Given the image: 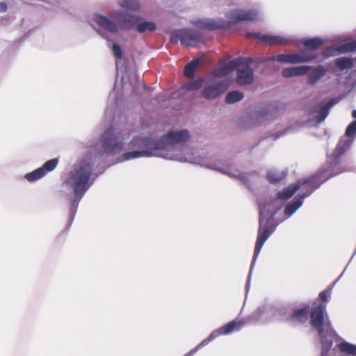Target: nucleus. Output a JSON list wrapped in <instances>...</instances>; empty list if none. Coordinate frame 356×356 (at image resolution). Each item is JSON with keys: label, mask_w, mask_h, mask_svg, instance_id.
Wrapping results in <instances>:
<instances>
[{"label": "nucleus", "mask_w": 356, "mask_h": 356, "mask_svg": "<svg viewBox=\"0 0 356 356\" xmlns=\"http://www.w3.org/2000/svg\"><path fill=\"white\" fill-rule=\"evenodd\" d=\"M190 137L186 130L170 131L159 140L142 136L134 138L129 144L136 150L127 152L121 156L120 161L141 157H161L166 160L187 162L218 171L231 177L241 178L242 173L236 168L222 161L217 155L197 150L183 145Z\"/></svg>", "instance_id": "obj_1"}, {"label": "nucleus", "mask_w": 356, "mask_h": 356, "mask_svg": "<svg viewBox=\"0 0 356 356\" xmlns=\"http://www.w3.org/2000/svg\"><path fill=\"white\" fill-rule=\"evenodd\" d=\"M90 24L91 26L95 24L102 28L103 30L97 29L96 32L108 42L111 40L108 33L115 34L120 29L129 31L136 27L139 33L154 31L156 29V25L154 22L147 21L136 15L119 8L110 11L107 15L99 13H94Z\"/></svg>", "instance_id": "obj_2"}, {"label": "nucleus", "mask_w": 356, "mask_h": 356, "mask_svg": "<svg viewBox=\"0 0 356 356\" xmlns=\"http://www.w3.org/2000/svg\"><path fill=\"white\" fill-rule=\"evenodd\" d=\"M332 175L327 170L319 172L309 179L298 181L295 184H291L277 193L278 197L282 200L289 199L299 188L307 190V193L300 195L298 199L286 205V215L289 217L293 215L302 204V200L309 196L322 183L328 179Z\"/></svg>", "instance_id": "obj_3"}, {"label": "nucleus", "mask_w": 356, "mask_h": 356, "mask_svg": "<svg viewBox=\"0 0 356 356\" xmlns=\"http://www.w3.org/2000/svg\"><path fill=\"white\" fill-rule=\"evenodd\" d=\"M226 19L218 18L202 19L194 22V24L200 29L215 30L227 29L241 21L257 22L263 19L262 14L257 10H245L239 8L229 9L225 14Z\"/></svg>", "instance_id": "obj_4"}, {"label": "nucleus", "mask_w": 356, "mask_h": 356, "mask_svg": "<svg viewBox=\"0 0 356 356\" xmlns=\"http://www.w3.org/2000/svg\"><path fill=\"white\" fill-rule=\"evenodd\" d=\"M311 325L318 332L321 343V356H327L333 339L337 337L325 312V306L319 304L311 312Z\"/></svg>", "instance_id": "obj_5"}, {"label": "nucleus", "mask_w": 356, "mask_h": 356, "mask_svg": "<svg viewBox=\"0 0 356 356\" xmlns=\"http://www.w3.org/2000/svg\"><path fill=\"white\" fill-rule=\"evenodd\" d=\"M91 170V164L86 161H82L80 163L74 165V168L69 172L63 184V187L69 188L70 191L74 193V200L73 202H79L90 187L91 183L89 181Z\"/></svg>", "instance_id": "obj_6"}, {"label": "nucleus", "mask_w": 356, "mask_h": 356, "mask_svg": "<svg viewBox=\"0 0 356 356\" xmlns=\"http://www.w3.org/2000/svg\"><path fill=\"white\" fill-rule=\"evenodd\" d=\"M259 228L258 231V236L256 242L252 264L255 262V260L258 257L266 241L269 238V236L275 229V226H273L271 222L272 213L273 210L274 209V204L268 203L261 204L259 206Z\"/></svg>", "instance_id": "obj_7"}, {"label": "nucleus", "mask_w": 356, "mask_h": 356, "mask_svg": "<svg viewBox=\"0 0 356 356\" xmlns=\"http://www.w3.org/2000/svg\"><path fill=\"white\" fill-rule=\"evenodd\" d=\"M125 134L113 128L108 129L102 135V153H117L122 150L125 144Z\"/></svg>", "instance_id": "obj_8"}, {"label": "nucleus", "mask_w": 356, "mask_h": 356, "mask_svg": "<svg viewBox=\"0 0 356 356\" xmlns=\"http://www.w3.org/2000/svg\"><path fill=\"white\" fill-rule=\"evenodd\" d=\"M250 58L234 60L227 64V68L238 67L236 81L238 84H250L254 80L253 70L248 65Z\"/></svg>", "instance_id": "obj_9"}, {"label": "nucleus", "mask_w": 356, "mask_h": 356, "mask_svg": "<svg viewBox=\"0 0 356 356\" xmlns=\"http://www.w3.org/2000/svg\"><path fill=\"white\" fill-rule=\"evenodd\" d=\"M315 58V56L309 53V51L302 50L294 54H282L273 56L270 58V60L286 64H298L312 61Z\"/></svg>", "instance_id": "obj_10"}, {"label": "nucleus", "mask_w": 356, "mask_h": 356, "mask_svg": "<svg viewBox=\"0 0 356 356\" xmlns=\"http://www.w3.org/2000/svg\"><path fill=\"white\" fill-rule=\"evenodd\" d=\"M243 325V323L240 321H233L226 324L220 329L216 330L211 332V334L207 339L202 341L195 349L192 350L191 351L186 354L184 356H191L193 355L200 348L207 345L213 339L216 338L217 337L221 334H229L234 331L238 330L242 327Z\"/></svg>", "instance_id": "obj_11"}, {"label": "nucleus", "mask_w": 356, "mask_h": 356, "mask_svg": "<svg viewBox=\"0 0 356 356\" xmlns=\"http://www.w3.org/2000/svg\"><path fill=\"white\" fill-rule=\"evenodd\" d=\"M226 88L227 85L220 78L214 77L205 83L202 96L207 99H213L223 92Z\"/></svg>", "instance_id": "obj_12"}, {"label": "nucleus", "mask_w": 356, "mask_h": 356, "mask_svg": "<svg viewBox=\"0 0 356 356\" xmlns=\"http://www.w3.org/2000/svg\"><path fill=\"white\" fill-rule=\"evenodd\" d=\"M58 163V159H51V160L47 161L46 163H44L42 167L29 172V173H26L24 177L27 181H29L30 182L37 181V180L44 177L47 173L53 171L57 166Z\"/></svg>", "instance_id": "obj_13"}, {"label": "nucleus", "mask_w": 356, "mask_h": 356, "mask_svg": "<svg viewBox=\"0 0 356 356\" xmlns=\"http://www.w3.org/2000/svg\"><path fill=\"white\" fill-rule=\"evenodd\" d=\"M333 105L332 103L318 106L309 114L310 125H314L323 121L329 114V109Z\"/></svg>", "instance_id": "obj_14"}, {"label": "nucleus", "mask_w": 356, "mask_h": 356, "mask_svg": "<svg viewBox=\"0 0 356 356\" xmlns=\"http://www.w3.org/2000/svg\"><path fill=\"white\" fill-rule=\"evenodd\" d=\"M175 36L185 46L193 47L200 40V35L191 30H179L175 33Z\"/></svg>", "instance_id": "obj_15"}, {"label": "nucleus", "mask_w": 356, "mask_h": 356, "mask_svg": "<svg viewBox=\"0 0 356 356\" xmlns=\"http://www.w3.org/2000/svg\"><path fill=\"white\" fill-rule=\"evenodd\" d=\"M312 68V67L309 65L286 67L282 71V75L284 78L300 76L307 74Z\"/></svg>", "instance_id": "obj_16"}, {"label": "nucleus", "mask_w": 356, "mask_h": 356, "mask_svg": "<svg viewBox=\"0 0 356 356\" xmlns=\"http://www.w3.org/2000/svg\"><path fill=\"white\" fill-rule=\"evenodd\" d=\"M327 72V69L322 65H319L312 70L308 73L307 83L314 85L317 83L322 77H323Z\"/></svg>", "instance_id": "obj_17"}, {"label": "nucleus", "mask_w": 356, "mask_h": 356, "mask_svg": "<svg viewBox=\"0 0 356 356\" xmlns=\"http://www.w3.org/2000/svg\"><path fill=\"white\" fill-rule=\"evenodd\" d=\"M352 49L350 44H345L337 47H331L324 50L323 54L325 57L333 56L337 54L346 53Z\"/></svg>", "instance_id": "obj_18"}, {"label": "nucleus", "mask_w": 356, "mask_h": 356, "mask_svg": "<svg viewBox=\"0 0 356 356\" xmlns=\"http://www.w3.org/2000/svg\"><path fill=\"white\" fill-rule=\"evenodd\" d=\"M339 343L337 347L341 353L351 355H356V345L350 343L341 338H339Z\"/></svg>", "instance_id": "obj_19"}, {"label": "nucleus", "mask_w": 356, "mask_h": 356, "mask_svg": "<svg viewBox=\"0 0 356 356\" xmlns=\"http://www.w3.org/2000/svg\"><path fill=\"white\" fill-rule=\"evenodd\" d=\"M335 65L341 70H348L355 67L354 58L340 57L334 60Z\"/></svg>", "instance_id": "obj_20"}, {"label": "nucleus", "mask_w": 356, "mask_h": 356, "mask_svg": "<svg viewBox=\"0 0 356 356\" xmlns=\"http://www.w3.org/2000/svg\"><path fill=\"white\" fill-rule=\"evenodd\" d=\"M353 140H354L347 137L346 138H342L334 152V156L338 157L347 151L352 145Z\"/></svg>", "instance_id": "obj_21"}, {"label": "nucleus", "mask_w": 356, "mask_h": 356, "mask_svg": "<svg viewBox=\"0 0 356 356\" xmlns=\"http://www.w3.org/2000/svg\"><path fill=\"white\" fill-rule=\"evenodd\" d=\"M117 3L121 8L131 11H137L140 8L138 0H118Z\"/></svg>", "instance_id": "obj_22"}, {"label": "nucleus", "mask_w": 356, "mask_h": 356, "mask_svg": "<svg viewBox=\"0 0 356 356\" xmlns=\"http://www.w3.org/2000/svg\"><path fill=\"white\" fill-rule=\"evenodd\" d=\"M261 39L269 44H284L287 42L286 38L280 35H264Z\"/></svg>", "instance_id": "obj_23"}, {"label": "nucleus", "mask_w": 356, "mask_h": 356, "mask_svg": "<svg viewBox=\"0 0 356 356\" xmlns=\"http://www.w3.org/2000/svg\"><path fill=\"white\" fill-rule=\"evenodd\" d=\"M286 176V173L284 171L270 170L267 174V177L271 183H277Z\"/></svg>", "instance_id": "obj_24"}, {"label": "nucleus", "mask_w": 356, "mask_h": 356, "mask_svg": "<svg viewBox=\"0 0 356 356\" xmlns=\"http://www.w3.org/2000/svg\"><path fill=\"white\" fill-rule=\"evenodd\" d=\"M323 40L318 38L305 40L304 45L311 49H316L323 44Z\"/></svg>", "instance_id": "obj_25"}, {"label": "nucleus", "mask_w": 356, "mask_h": 356, "mask_svg": "<svg viewBox=\"0 0 356 356\" xmlns=\"http://www.w3.org/2000/svg\"><path fill=\"white\" fill-rule=\"evenodd\" d=\"M243 95L238 91H232L227 94L226 97V102L228 104H234L242 99Z\"/></svg>", "instance_id": "obj_26"}, {"label": "nucleus", "mask_w": 356, "mask_h": 356, "mask_svg": "<svg viewBox=\"0 0 356 356\" xmlns=\"http://www.w3.org/2000/svg\"><path fill=\"white\" fill-rule=\"evenodd\" d=\"M199 64V60L196 59L189 63L184 69V74L191 77L193 75L194 72Z\"/></svg>", "instance_id": "obj_27"}, {"label": "nucleus", "mask_w": 356, "mask_h": 356, "mask_svg": "<svg viewBox=\"0 0 356 356\" xmlns=\"http://www.w3.org/2000/svg\"><path fill=\"white\" fill-rule=\"evenodd\" d=\"M308 309H298L293 314V318L298 321L304 322L307 320L308 316Z\"/></svg>", "instance_id": "obj_28"}, {"label": "nucleus", "mask_w": 356, "mask_h": 356, "mask_svg": "<svg viewBox=\"0 0 356 356\" xmlns=\"http://www.w3.org/2000/svg\"><path fill=\"white\" fill-rule=\"evenodd\" d=\"M345 136L353 140L355 139L356 136V120L348 124L346 130Z\"/></svg>", "instance_id": "obj_29"}, {"label": "nucleus", "mask_w": 356, "mask_h": 356, "mask_svg": "<svg viewBox=\"0 0 356 356\" xmlns=\"http://www.w3.org/2000/svg\"><path fill=\"white\" fill-rule=\"evenodd\" d=\"M202 85V80L199 79L194 80L186 85H185L184 88L187 90H196L201 88Z\"/></svg>", "instance_id": "obj_30"}, {"label": "nucleus", "mask_w": 356, "mask_h": 356, "mask_svg": "<svg viewBox=\"0 0 356 356\" xmlns=\"http://www.w3.org/2000/svg\"><path fill=\"white\" fill-rule=\"evenodd\" d=\"M270 310V307L267 306H262L258 307V309L255 311L254 314V317L257 319L262 318L263 315L266 313L268 314Z\"/></svg>", "instance_id": "obj_31"}, {"label": "nucleus", "mask_w": 356, "mask_h": 356, "mask_svg": "<svg viewBox=\"0 0 356 356\" xmlns=\"http://www.w3.org/2000/svg\"><path fill=\"white\" fill-rule=\"evenodd\" d=\"M112 51L115 57L119 60L122 57V47L117 43H113L112 45Z\"/></svg>", "instance_id": "obj_32"}, {"label": "nucleus", "mask_w": 356, "mask_h": 356, "mask_svg": "<svg viewBox=\"0 0 356 356\" xmlns=\"http://www.w3.org/2000/svg\"><path fill=\"white\" fill-rule=\"evenodd\" d=\"M330 292L325 291L320 293V298L324 302L327 301L330 298Z\"/></svg>", "instance_id": "obj_33"}, {"label": "nucleus", "mask_w": 356, "mask_h": 356, "mask_svg": "<svg viewBox=\"0 0 356 356\" xmlns=\"http://www.w3.org/2000/svg\"><path fill=\"white\" fill-rule=\"evenodd\" d=\"M7 10V5L5 2L0 3V13H4Z\"/></svg>", "instance_id": "obj_34"}, {"label": "nucleus", "mask_w": 356, "mask_h": 356, "mask_svg": "<svg viewBox=\"0 0 356 356\" xmlns=\"http://www.w3.org/2000/svg\"><path fill=\"white\" fill-rule=\"evenodd\" d=\"M352 115H353V118H355L356 119V110H354L353 111Z\"/></svg>", "instance_id": "obj_35"}, {"label": "nucleus", "mask_w": 356, "mask_h": 356, "mask_svg": "<svg viewBox=\"0 0 356 356\" xmlns=\"http://www.w3.org/2000/svg\"><path fill=\"white\" fill-rule=\"evenodd\" d=\"M354 61H355V67H356V57L354 58Z\"/></svg>", "instance_id": "obj_36"}]
</instances>
